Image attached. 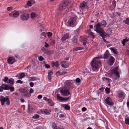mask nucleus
<instances>
[{"mask_svg": "<svg viewBox=\"0 0 129 129\" xmlns=\"http://www.w3.org/2000/svg\"><path fill=\"white\" fill-rule=\"evenodd\" d=\"M35 3V1L33 0H31L30 1H28L27 3V5L29 6L30 7L32 5L34 4Z\"/></svg>", "mask_w": 129, "mask_h": 129, "instance_id": "20", "label": "nucleus"}, {"mask_svg": "<svg viewBox=\"0 0 129 129\" xmlns=\"http://www.w3.org/2000/svg\"><path fill=\"white\" fill-rule=\"evenodd\" d=\"M65 117V115L64 114H61L59 115V117L60 118H63Z\"/></svg>", "mask_w": 129, "mask_h": 129, "instance_id": "46", "label": "nucleus"}, {"mask_svg": "<svg viewBox=\"0 0 129 129\" xmlns=\"http://www.w3.org/2000/svg\"><path fill=\"white\" fill-rule=\"evenodd\" d=\"M23 94L26 97H29L30 96V94L29 93L28 91L23 90L22 91Z\"/></svg>", "mask_w": 129, "mask_h": 129, "instance_id": "15", "label": "nucleus"}, {"mask_svg": "<svg viewBox=\"0 0 129 129\" xmlns=\"http://www.w3.org/2000/svg\"><path fill=\"white\" fill-rule=\"evenodd\" d=\"M69 37V35L68 33H66L62 36L61 38V40L62 42L65 41Z\"/></svg>", "mask_w": 129, "mask_h": 129, "instance_id": "13", "label": "nucleus"}, {"mask_svg": "<svg viewBox=\"0 0 129 129\" xmlns=\"http://www.w3.org/2000/svg\"><path fill=\"white\" fill-rule=\"evenodd\" d=\"M48 103L50 106H53L55 104L50 100Z\"/></svg>", "mask_w": 129, "mask_h": 129, "instance_id": "36", "label": "nucleus"}, {"mask_svg": "<svg viewBox=\"0 0 129 129\" xmlns=\"http://www.w3.org/2000/svg\"><path fill=\"white\" fill-rule=\"evenodd\" d=\"M43 99L45 100L48 103L49 102V101L50 100V99H48L46 97H43Z\"/></svg>", "mask_w": 129, "mask_h": 129, "instance_id": "51", "label": "nucleus"}, {"mask_svg": "<svg viewBox=\"0 0 129 129\" xmlns=\"http://www.w3.org/2000/svg\"><path fill=\"white\" fill-rule=\"evenodd\" d=\"M105 101L106 103L108 105L112 106L114 104L111 99L110 97L107 98L105 100Z\"/></svg>", "mask_w": 129, "mask_h": 129, "instance_id": "11", "label": "nucleus"}, {"mask_svg": "<svg viewBox=\"0 0 129 129\" xmlns=\"http://www.w3.org/2000/svg\"><path fill=\"white\" fill-rule=\"evenodd\" d=\"M29 15L26 11H24L20 16V19L22 21H27L29 19Z\"/></svg>", "mask_w": 129, "mask_h": 129, "instance_id": "5", "label": "nucleus"}, {"mask_svg": "<svg viewBox=\"0 0 129 129\" xmlns=\"http://www.w3.org/2000/svg\"><path fill=\"white\" fill-rule=\"evenodd\" d=\"M123 94L122 93H119L118 94V96L120 98H121L123 96Z\"/></svg>", "mask_w": 129, "mask_h": 129, "instance_id": "55", "label": "nucleus"}, {"mask_svg": "<svg viewBox=\"0 0 129 129\" xmlns=\"http://www.w3.org/2000/svg\"><path fill=\"white\" fill-rule=\"evenodd\" d=\"M76 82L77 83H79L80 81V80L79 78H77L76 79Z\"/></svg>", "mask_w": 129, "mask_h": 129, "instance_id": "54", "label": "nucleus"}, {"mask_svg": "<svg viewBox=\"0 0 129 129\" xmlns=\"http://www.w3.org/2000/svg\"><path fill=\"white\" fill-rule=\"evenodd\" d=\"M61 106L63 108L67 110H69L70 109V107L69 106L66 104H62Z\"/></svg>", "mask_w": 129, "mask_h": 129, "instance_id": "23", "label": "nucleus"}, {"mask_svg": "<svg viewBox=\"0 0 129 129\" xmlns=\"http://www.w3.org/2000/svg\"><path fill=\"white\" fill-rule=\"evenodd\" d=\"M7 98H5L2 96H0V102H1V105L3 106L6 101Z\"/></svg>", "mask_w": 129, "mask_h": 129, "instance_id": "12", "label": "nucleus"}, {"mask_svg": "<svg viewBox=\"0 0 129 129\" xmlns=\"http://www.w3.org/2000/svg\"><path fill=\"white\" fill-rule=\"evenodd\" d=\"M110 49L115 54H116L117 53L116 50V49L112 48H110Z\"/></svg>", "mask_w": 129, "mask_h": 129, "instance_id": "38", "label": "nucleus"}, {"mask_svg": "<svg viewBox=\"0 0 129 129\" xmlns=\"http://www.w3.org/2000/svg\"><path fill=\"white\" fill-rule=\"evenodd\" d=\"M41 50L44 53L47 55L51 54L53 53V51L46 49L44 47L42 48Z\"/></svg>", "mask_w": 129, "mask_h": 129, "instance_id": "9", "label": "nucleus"}, {"mask_svg": "<svg viewBox=\"0 0 129 129\" xmlns=\"http://www.w3.org/2000/svg\"><path fill=\"white\" fill-rule=\"evenodd\" d=\"M34 92V90H33L31 88H30V91L29 92V93L30 94L31 93H32Z\"/></svg>", "mask_w": 129, "mask_h": 129, "instance_id": "60", "label": "nucleus"}, {"mask_svg": "<svg viewBox=\"0 0 129 129\" xmlns=\"http://www.w3.org/2000/svg\"><path fill=\"white\" fill-rule=\"evenodd\" d=\"M71 40L72 43L73 44H76L77 43V38L75 36H74Z\"/></svg>", "mask_w": 129, "mask_h": 129, "instance_id": "26", "label": "nucleus"}, {"mask_svg": "<svg viewBox=\"0 0 129 129\" xmlns=\"http://www.w3.org/2000/svg\"><path fill=\"white\" fill-rule=\"evenodd\" d=\"M86 6V2H84L80 4L79 6L80 8L81 9H83Z\"/></svg>", "mask_w": 129, "mask_h": 129, "instance_id": "30", "label": "nucleus"}, {"mask_svg": "<svg viewBox=\"0 0 129 129\" xmlns=\"http://www.w3.org/2000/svg\"><path fill=\"white\" fill-rule=\"evenodd\" d=\"M18 77L19 79H22L23 78H24L25 76V75L24 73H21L19 74V75H18Z\"/></svg>", "mask_w": 129, "mask_h": 129, "instance_id": "19", "label": "nucleus"}, {"mask_svg": "<svg viewBox=\"0 0 129 129\" xmlns=\"http://www.w3.org/2000/svg\"><path fill=\"white\" fill-rule=\"evenodd\" d=\"M125 123L126 124L129 125V117H127L125 118Z\"/></svg>", "mask_w": 129, "mask_h": 129, "instance_id": "40", "label": "nucleus"}, {"mask_svg": "<svg viewBox=\"0 0 129 129\" xmlns=\"http://www.w3.org/2000/svg\"><path fill=\"white\" fill-rule=\"evenodd\" d=\"M46 34L44 32L42 33L41 34V39H43L45 38L46 36Z\"/></svg>", "mask_w": 129, "mask_h": 129, "instance_id": "35", "label": "nucleus"}, {"mask_svg": "<svg viewBox=\"0 0 129 129\" xmlns=\"http://www.w3.org/2000/svg\"><path fill=\"white\" fill-rule=\"evenodd\" d=\"M6 104L7 105H9L10 104V102L9 99L7 98L6 99Z\"/></svg>", "mask_w": 129, "mask_h": 129, "instance_id": "52", "label": "nucleus"}, {"mask_svg": "<svg viewBox=\"0 0 129 129\" xmlns=\"http://www.w3.org/2000/svg\"><path fill=\"white\" fill-rule=\"evenodd\" d=\"M71 97L70 96L67 98H63V102H66L69 99L71 98Z\"/></svg>", "mask_w": 129, "mask_h": 129, "instance_id": "43", "label": "nucleus"}, {"mask_svg": "<svg viewBox=\"0 0 129 129\" xmlns=\"http://www.w3.org/2000/svg\"><path fill=\"white\" fill-rule=\"evenodd\" d=\"M123 22L127 25H129V19L126 18V20L123 21Z\"/></svg>", "mask_w": 129, "mask_h": 129, "instance_id": "39", "label": "nucleus"}, {"mask_svg": "<svg viewBox=\"0 0 129 129\" xmlns=\"http://www.w3.org/2000/svg\"><path fill=\"white\" fill-rule=\"evenodd\" d=\"M56 75L57 76H58L59 75H61V73L60 72H59V71H58V72H57L56 73Z\"/></svg>", "mask_w": 129, "mask_h": 129, "instance_id": "58", "label": "nucleus"}, {"mask_svg": "<svg viewBox=\"0 0 129 129\" xmlns=\"http://www.w3.org/2000/svg\"><path fill=\"white\" fill-rule=\"evenodd\" d=\"M48 77L49 80L50 81H51V76H48Z\"/></svg>", "mask_w": 129, "mask_h": 129, "instance_id": "61", "label": "nucleus"}, {"mask_svg": "<svg viewBox=\"0 0 129 129\" xmlns=\"http://www.w3.org/2000/svg\"><path fill=\"white\" fill-rule=\"evenodd\" d=\"M8 63L9 64H12L15 62H16V60L13 57H9L7 59Z\"/></svg>", "mask_w": 129, "mask_h": 129, "instance_id": "10", "label": "nucleus"}, {"mask_svg": "<svg viewBox=\"0 0 129 129\" xmlns=\"http://www.w3.org/2000/svg\"><path fill=\"white\" fill-rule=\"evenodd\" d=\"M42 95H39L38 96H37V98L38 99H41L42 98Z\"/></svg>", "mask_w": 129, "mask_h": 129, "instance_id": "62", "label": "nucleus"}, {"mask_svg": "<svg viewBox=\"0 0 129 129\" xmlns=\"http://www.w3.org/2000/svg\"><path fill=\"white\" fill-rule=\"evenodd\" d=\"M115 59L112 56H111L109 58L108 63L110 66L112 65L114 62Z\"/></svg>", "mask_w": 129, "mask_h": 129, "instance_id": "14", "label": "nucleus"}, {"mask_svg": "<svg viewBox=\"0 0 129 129\" xmlns=\"http://www.w3.org/2000/svg\"><path fill=\"white\" fill-rule=\"evenodd\" d=\"M109 56V53L108 51H106L104 54L103 58L104 59L108 58Z\"/></svg>", "mask_w": 129, "mask_h": 129, "instance_id": "27", "label": "nucleus"}, {"mask_svg": "<svg viewBox=\"0 0 129 129\" xmlns=\"http://www.w3.org/2000/svg\"><path fill=\"white\" fill-rule=\"evenodd\" d=\"M45 45L44 46L46 48H48L49 47V45L47 44L46 42L44 43Z\"/></svg>", "mask_w": 129, "mask_h": 129, "instance_id": "53", "label": "nucleus"}, {"mask_svg": "<svg viewBox=\"0 0 129 129\" xmlns=\"http://www.w3.org/2000/svg\"><path fill=\"white\" fill-rule=\"evenodd\" d=\"M57 98L58 100L60 102H63V98L60 96L59 95L57 94Z\"/></svg>", "mask_w": 129, "mask_h": 129, "instance_id": "28", "label": "nucleus"}, {"mask_svg": "<svg viewBox=\"0 0 129 129\" xmlns=\"http://www.w3.org/2000/svg\"><path fill=\"white\" fill-rule=\"evenodd\" d=\"M77 23L76 18L74 17H71L68 20L67 22L68 24L71 27L75 26Z\"/></svg>", "mask_w": 129, "mask_h": 129, "instance_id": "4", "label": "nucleus"}, {"mask_svg": "<svg viewBox=\"0 0 129 129\" xmlns=\"http://www.w3.org/2000/svg\"><path fill=\"white\" fill-rule=\"evenodd\" d=\"M16 83L21 84L23 83V81L20 80H19L16 81Z\"/></svg>", "mask_w": 129, "mask_h": 129, "instance_id": "50", "label": "nucleus"}, {"mask_svg": "<svg viewBox=\"0 0 129 129\" xmlns=\"http://www.w3.org/2000/svg\"><path fill=\"white\" fill-rule=\"evenodd\" d=\"M102 79L104 81L108 82H112L111 80L110 79L106 77H103L102 78Z\"/></svg>", "mask_w": 129, "mask_h": 129, "instance_id": "31", "label": "nucleus"}, {"mask_svg": "<svg viewBox=\"0 0 129 129\" xmlns=\"http://www.w3.org/2000/svg\"><path fill=\"white\" fill-rule=\"evenodd\" d=\"M69 3L67 1L65 0L62 2L60 4L58 8V10L60 11H62L65 9L70 7L69 6Z\"/></svg>", "mask_w": 129, "mask_h": 129, "instance_id": "3", "label": "nucleus"}, {"mask_svg": "<svg viewBox=\"0 0 129 129\" xmlns=\"http://www.w3.org/2000/svg\"><path fill=\"white\" fill-rule=\"evenodd\" d=\"M51 42L53 44H54L55 43V41L54 40H51Z\"/></svg>", "mask_w": 129, "mask_h": 129, "instance_id": "64", "label": "nucleus"}, {"mask_svg": "<svg viewBox=\"0 0 129 129\" xmlns=\"http://www.w3.org/2000/svg\"><path fill=\"white\" fill-rule=\"evenodd\" d=\"M101 63L99 57H96L93 59L90 63L92 69L93 71H96L98 70Z\"/></svg>", "mask_w": 129, "mask_h": 129, "instance_id": "2", "label": "nucleus"}, {"mask_svg": "<svg viewBox=\"0 0 129 129\" xmlns=\"http://www.w3.org/2000/svg\"><path fill=\"white\" fill-rule=\"evenodd\" d=\"M118 67H117L115 69L112 70L110 72L111 74H114L116 76L115 79L118 78L119 77V75L118 72Z\"/></svg>", "mask_w": 129, "mask_h": 129, "instance_id": "6", "label": "nucleus"}, {"mask_svg": "<svg viewBox=\"0 0 129 129\" xmlns=\"http://www.w3.org/2000/svg\"><path fill=\"white\" fill-rule=\"evenodd\" d=\"M39 117V116L38 114H35L34 116H33L32 118L34 119L38 118Z\"/></svg>", "mask_w": 129, "mask_h": 129, "instance_id": "44", "label": "nucleus"}, {"mask_svg": "<svg viewBox=\"0 0 129 129\" xmlns=\"http://www.w3.org/2000/svg\"><path fill=\"white\" fill-rule=\"evenodd\" d=\"M41 112L42 113H44L45 114H49L51 112V110L46 109H44L42 110Z\"/></svg>", "mask_w": 129, "mask_h": 129, "instance_id": "16", "label": "nucleus"}, {"mask_svg": "<svg viewBox=\"0 0 129 129\" xmlns=\"http://www.w3.org/2000/svg\"><path fill=\"white\" fill-rule=\"evenodd\" d=\"M52 126L53 129H61L60 127L57 126L56 124L55 123H52Z\"/></svg>", "mask_w": 129, "mask_h": 129, "instance_id": "25", "label": "nucleus"}, {"mask_svg": "<svg viewBox=\"0 0 129 129\" xmlns=\"http://www.w3.org/2000/svg\"><path fill=\"white\" fill-rule=\"evenodd\" d=\"M13 7H10L7 8V10L8 11H11L12 10Z\"/></svg>", "mask_w": 129, "mask_h": 129, "instance_id": "48", "label": "nucleus"}, {"mask_svg": "<svg viewBox=\"0 0 129 129\" xmlns=\"http://www.w3.org/2000/svg\"><path fill=\"white\" fill-rule=\"evenodd\" d=\"M47 35L48 37H50L52 35V33L49 32H48L47 33Z\"/></svg>", "mask_w": 129, "mask_h": 129, "instance_id": "45", "label": "nucleus"}, {"mask_svg": "<svg viewBox=\"0 0 129 129\" xmlns=\"http://www.w3.org/2000/svg\"><path fill=\"white\" fill-rule=\"evenodd\" d=\"M1 87H2L3 90H8V87L9 85L6 84H3L1 85Z\"/></svg>", "mask_w": 129, "mask_h": 129, "instance_id": "18", "label": "nucleus"}, {"mask_svg": "<svg viewBox=\"0 0 129 129\" xmlns=\"http://www.w3.org/2000/svg\"><path fill=\"white\" fill-rule=\"evenodd\" d=\"M59 64L58 63V62L57 61L55 62H52L51 63V65L52 67H53L55 66L56 67H58L59 66Z\"/></svg>", "mask_w": 129, "mask_h": 129, "instance_id": "22", "label": "nucleus"}, {"mask_svg": "<svg viewBox=\"0 0 129 129\" xmlns=\"http://www.w3.org/2000/svg\"><path fill=\"white\" fill-rule=\"evenodd\" d=\"M29 85H30V86L31 87H32L34 85V83H33V82H30L29 84Z\"/></svg>", "mask_w": 129, "mask_h": 129, "instance_id": "57", "label": "nucleus"}, {"mask_svg": "<svg viewBox=\"0 0 129 129\" xmlns=\"http://www.w3.org/2000/svg\"><path fill=\"white\" fill-rule=\"evenodd\" d=\"M14 81L13 78H10L8 79V81L7 84H10L11 85H13L14 84Z\"/></svg>", "mask_w": 129, "mask_h": 129, "instance_id": "24", "label": "nucleus"}, {"mask_svg": "<svg viewBox=\"0 0 129 129\" xmlns=\"http://www.w3.org/2000/svg\"><path fill=\"white\" fill-rule=\"evenodd\" d=\"M116 2L115 0L113 1L112 2V5L111 6V7L113 9H114L116 6Z\"/></svg>", "mask_w": 129, "mask_h": 129, "instance_id": "34", "label": "nucleus"}, {"mask_svg": "<svg viewBox=\"0 0 129 129\" xmlns=\"http://www.w3.org/2000/svg\"><path fill=\"white\" fill-rule=\"evenodd\" d=\"M8 88H9V90H10V91H14V87L13 86L9 87V86Z\"/></svg>", "mask_w": 129, "mask_h": 129, "instance_id": "41", "label": "nucleus"}, {"mask_svg": "<svg viewBox=\"0 0 129 129\" xmlns=\"http://www.w3.org/2000/svg\"><path fill=\"white\" fill-rule=\"evenodd\" d=\"M61 66L64 68H68L69 67V64L67 63L65 61H62L61 62Z\"/></svg>", "mask_w": 129, "mask_h": 129, "instance_id": "17", "label": "nucleus"}, {"mask_svg": "<svg viewBox=\"0 0 129 129\" xmlns=\"http://www.w3.org/2000/svg\"><path fill=\"white\" fill-rule=\"evenodd\" d=\"M106 24L105 20L102 21L101 23L95 24L94 26V30L102 36L105 33L103 28L106 26Z\"/></svg>", "mask_w": 129, "mask_h": 129, "instance_id": "1", "label": "nucleus"}, {"mask_svg": "<svg viewBox=\"0 0 129 129\" xmlns=\"http://www.w3.org/2000/svg\"><path fill=\"white\" fill-rule=\"evenodd\" d=\"M82 111H85L86 110V108L84 107L82 108Z\"/></svg>", "mask_w": 129, "mask_h": 129, "instance_id": "63", "label": "nucleus"}, {"mask_svg": "<svg viewBox=\"0 0 129 129\" xmlns=\"http://www.w3.org/2000/svg\"><path fill=\"white\" fill-rule=\"evenodd\" d=\"M105 91L107 94H109L110 92V89L109 88L106 87L105 89Z\"/></svg>", "mask_w": 129, "mask_h": 129, "instance_id": "42", "label": "nucleus"}, {"mask_svg": "<svg viewBox=\"0 0 129 129\" xmlns=\"http://www.w3.org/2000/svg\"><path fill=\"white\" fill-rule=\"evenodd\" d=\"M38 59L40 61H42L44 60V58L41 56H40L38 57Z\"/></svg>", "mask_w": 129, "mask_h": 129, "instance_id": "47", "label": "nucleus"}, {"mask_svg": "<svg viewBox=\"0 0 129 129\" xmlns=\"http://www.w3.org/2000/svg\"><path fill=\"white\" fill-rule=\"evenodd\" d=\"M79 47L74 48L73 49V50L74 51H76L78 50H79Z\"/></svg>", "mask_w": 129, "mask_h": 129, "instance_id": "59", "label": "nucleus"}, {"mask_svg": "<svg viewBox=\"0 0 129 129\" xmlns=\"http://www.w3.org/2000/svg\"><path fill=\"white\" fill-rule=\"evenodd\" d=\"M128 40L129 39H127V38L124 39L123 41H121L123 45L124 46L125 43L127 42Z\"/></svg>", "mask_w": 129, "mask_h": 129, "instance_id": "32", "label": "nucleus"}, {"mask_svg": "<svg viewBox=\"0 0 129 129\" xmlns=\"http://www.w3.org/2000/svg\"><path fill=\"white\" fill-rule=\"evenodd\" d=\"M19 15V13L18 11H14L9 14V16L14 18L17 17Z\"/></svg>", "mask_w": 129, "mask_h": 129, "instance_id": "8", "label": "nucleus"}, {"mask_svg": "<svg viewBox=\"0 0 129 129\" xmlns=\"http://www.w3.org/2000/svg\"><path fill=\"white\" fill-rule=\"evenodd\" d=\"M37 16V14L34 12L31 13L30 14V17L32 19L34 18Z\"/></svg>", "mask_w": 129, "mask_h": 129, "instance_id": "33", "label": "nucleus"}, {"mask_svg": "<svg viewBox=\"0 0 129 129\" xmlns=\"http://www.w3.org/2000/svg\"><path fill=\"white\" fill-rule=\"evenodd\" d=\"M8 78L7 77H5L3 79V81L4 82L7 83L8 82Z\"/></svg>", "mask_w": 129, "mask_h": 129, "instance_id": "37", "label": "nucleus"}, {"mask_svg": "<svg viewBox=\"0 0 129 129\" xmlns=\"http://www.w3.org/2000/svg\"><path fill=\"white\" fill-rule=\"evenodd\" d=\"M27 78H28L29 81H34L37 80V78L35 77H29L27 76Z\"/></svg>", "mask_w": 129, "mask_h": 129, "instance_id": "21", "label": "nucleus"}, {"mask_svg": "<svg viewBox=\"0 0 129 129\" xmlns=\"http://www.w3.org/2000/svg\"><path fill=\"white\" fill-rule=\"evenodd\" d=\"M60 92L62 95L64 96H68L70 94V93L68 90L64 87L61 89Z\"/></svg>", "mask_w": 129, "mask_h": 129, "instance_id": "7", "label": "nucleus"}, {"mask_svg": "<svg viewBox=\"0 0 129 129\" xmlns=\"http://www.w3.org/2000/svg\"><path fill=\"white\" fill-rule=\"evenodd\" d=\"M33 111L32 107L30 105H28V112L29 113H31Z\"/></svg>", "mask_w": 129, "mask_h": 129, "instance_id": "29", "label": "nucleus"}, {"mask_svg": "<svg viewBox=\"0 0 129 129\" xmlns=\"http://www.w3.org/2000/svg\"><path fill=\"white\" fill-rule=\"evenodd\" d=\"M53 72L52 71H50L48 73V76H51Z\"/></svg>", "mask_w": 129, "mask_h": 129, "instance_id": "56", "label": "nucleus"}, {"mask_svg": "<svg viewBox=\"0 0 129 129\" xmlns=\"http://www.w3.org/2000/svg\"><path fill=\"white\" fill-rule=\"evenodd\" d=\"M45 68L47 69H49L50 68V66L48 64H45Z\"/></svg>", "mask_w": 129, "mask_h": 129, "instance_id": "49", "label": "nucleus"}]
</instances>
